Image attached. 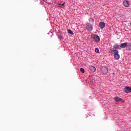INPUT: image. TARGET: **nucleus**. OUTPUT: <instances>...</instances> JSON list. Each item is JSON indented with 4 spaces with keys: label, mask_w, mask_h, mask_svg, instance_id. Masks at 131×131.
<instances>
[{
    "label": "nucleus",
    "mask_w": 131,
    "mask_h": 131,
    "mask_svg": "<svg viewBox=\"0 0 131 131\" xmlns=\"http://www.w3.org/2000/svg\"><path fill=\"white\" fill-rule=\"evenodd\" d=\"M114 99L116 102H121V101H122V99H121V98L118 97L117 96L115 97L114 98Z\"/></svg>",
    "instance_id": "9"
},
{
    "label": "nucleus",
    "mask_w": 131,
    "mask_h": 131,
    "mask_svg": "<svg viewBox=\"0 0 131 131\" xmlns=\"http://www.w3.org/2000/svg\"><path fill=\"white\" fill-rule=\"evenodd\" d=\"M124 93H126V94H128L129 93H131V88L129 86H126L124 89Z\"/></svg>",
    "instance_id": "5"
},
{
    "label": "nucleus",
    "mask_w": 131,
    "mask_h": 131,
    "mask_svg": "<svg viewBox=\"0 0 131 131\" xmlns=\"http://www.w3.org/2000/svg\"><path fill=\"white\" fill-rule=\"evenodd\" d=\"M68 33H69V34H71V35H73L74 34L73 32H72L71 30H68Z\"/></svg>",
    "instance_id": "15"
},
{
    "label": "nucleus",
    "mask_w": 131,
    "mask_h": 131,
    "mask_svg": "<svg viewBox=\"0 0 131 131\" xmlns=\"http://www.w3.org/2000/svg\"><path fill=\"white\" fill-rule=\"evenodd\" d=\"M130 26H131V21H130Z\"/></svg>",
    "instance_id": "19"
},
{
    "label": "nucleus",
    "mask_w": 131,
    "mask_h": 131,
    "mask_svg": "<svg viewBox=\"0 0 131 131\" xmlns=\"http://www.w3.org/2000/svg\"><path fill=\"white\" fill-rule=\"evenodd\" d=\"M89 23H88V24H91L93 25V24H94V19L90 18H89Z\"/></svg>",
    "instance_id": "11"
},
{
    "label": "nucleus",
    "mask_w": 131,
    "mask_h": 131,
    "mask_svg": "<svg viewBox=\"0 0 131 131\" xmlns=\"http://www.w3.org/2000/svg\"><path fill=\"white\" fill-rule=\"evenodd\" d=\"M91 37L92 38L94 39L96 42H99L100 41V37H99V36H98V35H92L91 36Z\"/></svg>",
    "instance_id": "3"
},
{
    "label": "nucleus",
    "mask_w": 131,
    "mask_h": 131,
    "mask_svg": "<svg viewBox=\"0 0 131 131\" xmlns=\"http://www.w3.org/2000/svg\"><path fill=\"white\" fill-rule=\"evenodd\" d=\"M86 29L88 31L91 32L93 30V25L88 24L86 25Z\"/></svg>",
    "instance_id": "4"
},
{
    "label": "nucleus",
    "mask_w": 131,
    "mask_h": 131,
    "mask_svg": "<svg viewBox=\"0 0 131 131\" xmlns=\"http://www.w3.org/2000/svg\"><path fill=\"white\" fill-rule=\"evenodd\" d=\"M89 69L91 72H96V68L93 66H90L89 67Z\"/></svg>",
    "instance_id": "8"
},
{
    "label": "nucleus",
    "mask_w": 131,
    "mask_h": 131,
    "mask_svg": "<svg viewBox=\"0 0 131 131\" xmlns=\"http://www.w3.org/2000/svg\"><path fill=\"white\" fill-rule=\"evenodd\" d=\"M108 52L110 53H111V54H114V58L116 60H118V59H119L120 56H119V54H118V53H119V52H118V50L109 49Z\"/></svg>",
    "instance_id": "1"
},
{
    "label": "nucleus",
    "mask_w": 131,
    "mask_h": 131,
    "mask_svg": "<svg viewBox=\"0 0 131 131\" xmlns=\"http://www.w3.org/2000/svg\"><path fill=\"white\" fill-rule=\"evenodd\" d=\"M95 53H97V54H100V51H99V49L95 48Z\"/></svg>",
    "instance_id": "16"
},
{
    "label": "nucleus",
    "mask_w": 131,
    "mask_h": 131,
    "mask_svg": "<svg viewBox=\"0 0 131 131\" xmlns=\"http://www.w3.org/2000/svg\"><path fill=\"white\" fill-rule=\"evenodd\" d=\"M99 26L101 29H103L105 28V26H106V24L104 22H100L99 23Z\"/></svg>",
    "instance_id": "6"
},
{
    "label": "nucleus",
    "mask_w": 131,
    "mask_h": 131,
    "mask_svg": "<svg viewBox=\"0 0 131 131\" xmlns=\"http://www.w3.org/2000/svg\"><path fill=\"white\" fill-rule=\"evenodd\" d=\"M59 6L61 7V8H64L65 7V3L62 4H59Z\"/></svg>",
    "instance_id": "17"
},
{
    "label": "nucleus",
    "mask_w": 131,
    "mask_h": 131,
    "mask_svg": "<svg viewBox=\"0 0 131 131\" xmlns=\"http://www.w3.org/2000/svg\"><path fill=\"white\" fill-rule=\"evenodd\" d=\"M58 36L59 37L60 40H62V39H63V37L62 36V35L61 34V32H59L58 33Z\"/></svg>",
    "instance_id": "14"
},
{
    "label": "nucleus",
    "mask_w": 131,
    "mask_h": 131,
    "mask_svg": "<svg viewBox=\"0 0 131 131\" xmlns=\"http://www.w3.org/2000/svg\"><path fill=\"white\" fill-rule=\"evenodd\" d=\"M127 46L128 51H131V43H128V44H127Z\"/></svg>",
    "instance_id": "12"
},
{
    "label": "nucleus",
    "mask_w": 131,
    "mask_h": 131,
    "mask_svg": "<svg viewBox=\"0 0 131 131\" xmlns=\"http://www.w3.org/2000/svg\"><path fill=\"white\" fill-rule=\"evenodd\" d=\"M114 48L116 49H119V45H118L117 43H116L114 45Z\"/></svg>",
    "instance_id": "13"
},
{
    "label": "nucleus",
    "mask_w": 131,
    "mask_h": 131,
    "mask_svg": "<svg viewBox=\"0 0 131 131\" xmlns=\"http://www.w3.org/2000/svg\"><path fill=\"white\" fill-rule=\"evenodd\" d=\"M123 5L126 8H128V7H129V2L128 1H124L123 2Z\"/></svg>",
    "instance_id": "7"
},
{
    "label": "nucleus",
    "mask_w": 131,
    "mask_h": 131,
    "mask_svg": "<svg viewBox=\"0 0 131 131\" xmlns=\"http://www.w3.org/2000/svg\"><path fill=\"white\" fill-rule=\"evenodd\" d=\"M126 47H127V43H123L121 45H120V48H126Z\"/></svg>",
    "instance_id": "10"
},
{
    "label": "nucleus",
    "mask_w": 131,
    "mask_h": 131,
    "mask_svg": "<svg viewBox=\"0 0 131 131\" xmlns=\"http://www.w3.org/2000/svg\"><path fill=\"white\" fill-rule=\"evenodd\" d=\"M100 70L101 71V72L104 74H107V73H108V68H107V67L105 66L102 67L100 69Z\"/></svg>",
    "instance_id": "2"
},
{
    "label": "nucleus",
    "mask_w": 131,
    "mask_h": 131,
    "mask_svg": "<svg viewBox=\"0 0 131 131\" xmlns=\"http://www.w3.org/2000/svg\"><path fill=\"white\" fill-rule=\"evenodd\" d=\"M80 71L82 73H84V69L83 68H81L80 69Z\"/></svg>",
    "instance_id": "18"
}]
</instances>
